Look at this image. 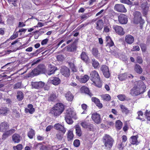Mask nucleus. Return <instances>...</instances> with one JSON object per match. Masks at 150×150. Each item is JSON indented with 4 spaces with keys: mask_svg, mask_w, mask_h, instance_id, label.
Returning <instances> with one entry per match:
<instances>
[{
    "mask_svg": "<svg viewBox=\"0 0 150 150\" xmlns=\"http://www.w3.org/2000/svg\"><path fill=\"white\" fill-rule=\"evenodd\" d=\"M25 112L26 113L29 112L30 114H33L35 111V109L33 108L32 105L30 104L28 105V108L25 109Z\"/></svg>",
    "mask_w": 150,
    "mask_h": 150,
    "instance_id": "obj_23",
    "label": "nucleus"
},
{
    "mask_svg": "<svg viewBox=\"0 0 150 150\" xmlns=\"http://www.w3.org/2000/svg\"><path fill=\"white\" fill-rule=\"evenodd\" d=\"M142 8L143 9V11L144 15H146L149 10L148 6L146 3H143L142 5Z\"/></svg>",
    "mask_w": 150,
    "mask_h": 150,
    "instance_id": "obj_30",
    "label": "nucleus"
},
{
    "mask_svg": "<svg viewBox=\"0 0 150 150\" xmlns=\"http://www.w3.org/2000/svg\"><path fill=\"white\" fill-rule=\"evenodd\" d=\"M46 67L43 64H40L36 68L32 70V72L35 75H38L40 74L45 73Z\"/></svg>",
    "mask_w": 150,
    "mask_h": 150,
    "instance_id": "obj_5",
    "label": "nucleus"
},
{
    "mask_svg": "<svg viewBox=\"0 0 150 150\" xmlns=\"http://www.w3.org/2000/svg\"><path fill=\"white\" fill-rule=\"evenodd\" d=\"M22 88V84L21 82H18L15 83L13 86L14 89H20Z\"/></svg>",
    "mask_w": 150,
    "mask_h": 150,
    "instance_id": "obj_49",
    "label": "nucleus"
},
{
    "mask_svg": "<svg viewBox=\"0 0 150 150\" xmlns=\"http://www.w3.org/2000/svg\"><path fill=\"white\" fill-rule=\"evenodd\" d=\"M57 98V95L53 93L52 94L49 98V100L51 101H53L56 99Z\"/></svg>",
    "mask_w": 150,
    "mask_h": 150,
    "instance_id": "obj_51",
    "label": "nucleus"
},
{
    "mask_svg": "<svg viewBox=\"0 0 150 150\" xmlns=\"http://www.w3.org/2000/svg\"><path fill=\"white\" fill-rule=\"evenodd\" d=\"M118 49H116V50L114 51L111 50V52L112 54L114 56H117L118 55Z\"/></svg>",
    "mask_w": 150,
    "mask_h": 150,
    "instance_id": "obj_61",
    "label": "nucleus"
},
{
    "mask_svg": "<svg viewBox=\"0 0 150 150\" xmlns=\"http://www.w3.org/2000/svg\"><path fill=\"white\" fill-rule=\"evenodd\" d=\"M120 107L121 109V111L123 113H125L126 114H127L129 113V110L124 105H120Z\"/></svg>",
    "mask_w": 150,
    "mask_h": 150,
    "instance_id": "obj_36",
    "label": "nucleus"
},
{
    "mask_svg": "<svg viewBox=\"0 0 150 150\" xmlns=\"http://www.w3.org/2000/svg\"><path fill=\"white\" fill-rule=\"evenodd\" d=\"M134 22L136 24L140 23L142 20V15L141 13L138 11H136L134 13Z\"/></svg>",
    "mask_w": 150,
    "mask_h": 150,
    "instance_id": "obj_7",
    "label": "nucleus"
},
{
    "mask_svg": "<svg viewBox=\"0 0 150 150\" xmlns=\"http://www.w3.org/2000/svg\"><path fill=\"white\" fill-rule=\"evenodd\" d=\"M60 72L62 74L66 77H68L70 75V72L69 69L65 66L62 67Z\"/></svg>",
    "mask_w": 150,
    "mask_h": 150,
    "instance_id": "obj_11",
    "label": "nucleus"
},
{
    "mask_svg": "<svg viewBox=\"0 0 150 150\" xmlns=\"http://www.w3.org/2000/svg\"><path fill=\"white\" fill-rule=\"evenodd\" d=\"M57 70V68L54 66L49 65L48 66V70H46L45 73L48 75H50L54 73Z\"/></svg>",
    "mask_w": 150,
    "mask_h": 150,
    "instance_id": "obj_17",
    "label": "nucleus"
},
{
    "mask_svg": "<svg viewBox=\"0 0 150 150\" xmlns=\"http://www.w3.org/2000/svg\"><path fill=\"white\" fill-rule=\"evenodd\" d=\"M66 115L71 117L75 120L77 118L75 112L71 108H69L67 110Z\"/></svg>",
    "mask_w": 150,
    "mask_h": 150,
    "instance_id": "obj_16",
    "label": "nucleus"
},
{
    "mask_svg": "<svg viewBox=\"0 0 150 150\" xmlns=\"http://www.w3.org/2000/svg\"><path fill=\"white\" fill-rule=\"evenodd\" d=\"M118 21L121 24H126L128 21L127 16L125 14H121L118 16Z\"/></svg>",
    "mask_w": 150,
    "mask_h": 150,
    "instance_id": "obj_12",
    "label": "nucleus"
},
{
    "mask_svg": "<svg viewBox=\"0 0 150 150\" xmlns=\"http://www.w3.org/2000/svg\"><path fill=\"white\" fill-rule=\"evenodd\" d=\"M105 148L106 150H110L114 142L113 139L109 135L105 134L103 137Z\"/></svg>",
    "mask_w": 150,
    "mask_h": 150,
    "instance_id": "obj_3",
    "label": "nucleus"
},
{
    "mask_svg": "<svg viewBox=\"0 0 150 150\" xmlns=\"http://www.w3.org/2000/svg\"><path fill=\"white\" fill-rule=\"evenodd\" d=\"M91 118L93 120L96 124H100L101 122V119L100 115L97 112H94L92 114Z\"/></svg>",
    "mask_w": 150,
    "mask_h": 150,
    "instance_id": "obj_6",
    "label": "nucleus"
},
{
    "mask_svg": "<svg viewBox=\"0 0 150 150\" xmlns=\"http://www.w3.org/2000/svg\"><path fill=\"white\" fill-rule=\"evenodd\" d=\"M91 100L99 108H100L102 107V104L100 103V100L98 99L96 97H93L92 98Z\"/></svg>",
    "mask_w": 150,
    "mask_h": 150,
    "instance_id": "obj_25",
    "label": "nucleus"
},
{
    "mask_svg": "<svg viewBox=\"0 0 150 150\" xmlns=\"http://www.w3.org/2000/svg\"><path fill=\"white\" fill-rule=\"evenodd\" d=\"M81 125L83 128H86L90 131L92 130L93 129V124L87 121L82 122Z\"/></svg>",
    "mask_w": 150,
    "mask_h": 150,
    "instance_id": "obj_8",
    "label": "nucleus"
},
{
    "mask_svg": "<svg viewBox=\"0 0 150 150\" xmlns=\"http://www.w3.org/2000/svg\"><path fill=\"white\" fill-rule=\"evenodd\" d=\"M90 79L95 84L96 86L100 87V76L96 71L91 72L90 75Z\"/></svg>",
    "mask_w": 150,
    "mask_h": 150,
    "instance_id": "obj_4",
    "label": "nucleus"
},
{
    "mask_svg": "<svg viewBox=\"0 0 150 150\" xmlns=\"http://www.w3.org/2000/svg\"><path fill=\"white\" fill-rule=\"evenodd\" d=\"M96 28L98 30H101L103 27V22L102 20H99L96 22Z\"/></svg>",
    "mask_w": 150,
    "mask_h": 150,
    "instance_id": "obj_21",
    "label": "nucleus"
},
{
    "mask_svg": "<svg viewBox=\"0 0 150 150\" xmlns=\"http://www.w3.org/2000/svg\"><path fill=\"white\" fill-rule=\"evenodd\" d=\"M137 114L138 115V116L136 118L140 120H142L143 119L142 117H143V113L142 112L140 111L137 112Z\"/></svg>",
    "mask_w": 150,
    "mask_h": 150,
    "instance_id": "obj_50",
    "label": "nucleus"
},
{
    "mask_svg": "<svg viewBox=\"0 0 150 150\" xmlns=\"http://www.w3.org/2000/svg\"><path fill=\"white\" fill-rule=\"evenodd\" d=\"M120 1L123 4H127L128 5L131 4V2L129 0H120Z\"/></svg>",
    "mask_w": 150,
    "mask_h": 150,
    "instance_id": "obj_58",
    "label": "nucleus"
},
{
    "mask_svg": "<svg viewBox=\"0 0 150 150\" xmlns=\"http://www.w3.org/2000/svg\"><path fill=\"white\" fill-rule=\"evenodd\" d=\"M31 85L34 88L39 89L42 88L45 85V83L42 81L37 82H32Z\"/></svg>",
    "mask_w": 150,
    "mask_h": 150,
    "instance_id": "obj_14",
    "label": "nucleus"
},
{
    "mask_svg": "<svg viewBox=\"0 0 150 150\" xmlns=\"http://www.w3.org/2000/svg\"><path fill=\"white\" fill-rule=\"evenodd\" d=\"M89 17L88 14H84L81 17V20H86Z\"/></svg>",
    "mask_w": 150,
    "mask_h": 150,
    "instance_id": "obj_64",
    "label": "nucleus"
},
{
    "mask_svg": "<svg viewBox=\"0 0 150 150\" xmlns=\"http://www.w3.org/2000/svg\"><path fill=\"white\" fill-rule=\"evenodd\" d=\"M10 135L7 131L3 133V135L2 136V139L4 140L6 138L8 137Z\"/></svg>",
    "mask_w": 150,
    "mask_h": 150,
    "instance_id": "obj_57",
    "label": "nucleus"
},
{
    "mask_svg": "<svg viewBox=\"0 0 150 150\" xmlns=\"http://www.w3.org/2000/svg\"><path fill=\"white\" fill-rule=\"evenodd\" d=\"M138 137L137 135L132 136L131 137L130 139V141L131 144H138L137 138Z\"/></svg>",
    "mask_w": 150,
    "mask_h": 150,
    "instance_id": "obj_26",
    "label": "nucleus"
},
{
    "mask_svg": "<svg viewBox=\"0 0 150 150\" xmlns=\"http://www.w3.org/2000/svg\"><path fill=\"white\" fill-rule=\"evenodd\" d=\"M113 28L118 34L120 35H122L124 34L125 32L123 31V28L121 26L115 25L113 26Z\"/></svg>",
    "mask_w": 150,
    "mask_h": 150,
    "instance_id": "obj_13",
    "label": "nucleus"
},
{
    "mask_svg": "<svg viewBox=\"0 0 150 150\" xmlns=\"http://www.w3.org/2000/svg\"><path fill=\"white\" fill-rule=\"evenodd\" d=\"M76 133L77 136L80 137H81L82 134V131L79 125H76L75 126Z\"/></svg>",
    "mask_w": 150,
    "mask_h": 150,
    "instance_id": "obj_27",
    "label": "nucleus"
},
{
    "mask_svg": "<svg viewBox=\"0 0 150 150\" xmlns=\"http://www.w3.org/2000/svg\"><path fill=\"white\" fill-rule=\"evenodd\" d=\"M74 137V135L73 132L71 131H68L67 137L68 140L69 141L72 139Z\"/></svg>",
    "mask_w": 150,
    "mask_h": 150,
    "instance_id": "obj_47",
    "label": "nucleus"
},
{
    "mask_svg": "<svg viewBox=\"0 0 150 150\" xmlns=\"http://www.w3.org/2000/svg\"><path fill=\"white\" fill-rule=\"evenodd\" d=\"M55 138L59 140H62L63 138V135L60 132H59L56 134Z\"/></svg>",
    "mask_w": 150,
    "mask_h": 150,
    "instance_id": "obj_52",
    "label": "nucleus"
},
{
    "mask_svg": "<svg viewBox=\"0 0 150 150\" xmlns=\"http://www.w3.org/2000/svg\"><path fill=\"white\" fill-rule=\"evenodd\" d=\"M14 149H16L17 150H21L23 148V146L21 144H18L17 146L13 147Z\"/></svg>",
    "mask_w": 150,
    "mask_h": 150,
    "instance_id": "obj_59",
    "label": "nucleus"
},
{
    "mask_svg": "<svg viewBox=\"0 0 150 150\" xmlns=\"http://www.w3.org/2000/svg\"><path fill=\"white\" fill-rule=\"evenodd\" d=\"M8 111V109L6 108L2 107L0 108V115H6Z\"/></svg>",
    "mask_w": 150,
    "mask_h": 150,
    "instance_id": "obj_41",
    "label": "nucleus"
},
{
    "mask_svg": "<svg viewBox=\"0 0 150 150\" xmlns=\"http://www.w3.org/2000/svg\"><path fill=\"white\" fill-rule=\"evenodd\" d=\"M135 71L137 73L140 74L142 72V69L141 68L140 66L137 64H136L134 66V68Z\"/></svg>",
    "mask_w": 150,
    "mask_h": 150,
    "instance_id": "obj_34",
    "label": "nucleus"
},
{
    "mask_svg": "<svg viewBox=\"0 0 150 150\" xmlns=\"http://www.w3.org/2000/svg\"><path fill=\"white\" fill-rule=\"evenodd\" d=\"M117 97L118 99L121 100L123 101L125 100V96L124 95L120 94L117 96Z\"/></svg>",
    "mask_w": 150,
    "mask_h": 150,
    "instance_id": "obj_53",
    "label": "nucleus"
},
{
    "mask_svg": "<svg viewBox=\"0 0 150 150\" xmlns=\"http://www.w3.org/2000/svg\"><path fill=\"white\" fill-rule=\"evenodd\" d=\"M72 117L65 115V119L66 122L69 124H71L73 122L72 119Z\"/></svg>",
    "mask_w": 150,
    "mask_h": 150,
    "instance_id": "obj_39",
    "label": "nucleus"
},
{
    "mask_svg": "<svg viewBox=\"0 0 150 150\" xmlns=\"http://www.w3.org/2000/svg\"><path fill=\"white\" fill-rule=\"evenodd\" d=\"M100 70L102 72L104 76L108 78L110 76V74L108 67L105 65H103L100 67Z\"/></svg>",
    "mask_w": 150,
    "mask_h": 150,
    "instance_id": "obj_9",
    "label": "nucleus"
},
{
    "mask_svg": "<svg viewBox=\"0 0 150 150\" xmlns=\"http://www.w3.org/2000/svg\"><path fill=\"white\" fill-rule=\"evenodd\" d=\"M18 35V32H14L13 35L11 36L10 38L11 40H13L17 37Z\"/></svg>",
    "mask_w": 150,
    "mask_h": 150,
    "instance_id": "obj_60",
    "label": "nucleus"
},
{
    "mask_svg": "<svg viewBox=\"0 0 150 150\" xmlns=\"http://www.w3.org/2000/svg\"><path fill=\"white\" fill-rule=\"evenodd\" d=\"M67 50L69 52H74L76 50L77 47L75 42H73L71 45L67 46Z\"/></svg>",
    "mask_w": 150,
    "mask_h": 150,
    "instance_id": "obj_24",
    "label": "nucleus"
},
{
    "mask_svg": "<svg viewBox=\"0 0 150 150\" xmlns=\"http://www.w3.org/2000/svg\"><path fill=\"white\" fill-rule=\"evenodd\" d=\"M114 9L116 11L122 13H125L127 11L124 5L122 4H117L114 7Z\"/></svg>",
    "mask_w": 150,
    "mask_h": 150,
    "instance_id": "obj_10",
    "label": "nucleus"
},
{
    "mask_svg": "<svg viewBox=\"0 0 150 150\" xmlns=\"http://www.w3.org/2000/svg\"><path fill=\"white\" fill-rule=\"evenodd\" d=\"M8 124L6 122H3L0 124V131L4 132L6 131L8 128Z\"/></svg>",
    "mask_w": 150,
    "mask_h": 150,
    "instance_id": "obj_15",
    "label": "nucleus"
},
{
    "mask_svg": "<svg viewBox=\"0 0 150 150\" xmlns=\"http://www.w3.org/2000/svg\"><path fill=\"white\" fill-rule=\"evenodd\" d=\"M53 127L54 129L61 131L63 134H64L66 131V129L64 126L60 124H56L54 125Z\"/></svg>",
    "mask_w": 150,
    "mask_h": 150,
    "instance_id": "obj_19",
    "label": "nucleus"
},
{
    "mask_svg": "<svg viewBox=\"0 0 150 150\" xmlns=\"http://www.w3.org/2000/svg\"><path fill=\"white\" fill-rule=\"evenodd\" d=\"M18 40H17L15 41L12 42L11 43V47H13L17 50L18 49V46L21 45V43L18 42Z\"/></svg>",
    "mask_w": 150,
    "mask_h": 150,
    "instance_id": "obj_31",
    "label": "nucleus"
},
{
    "mask_svg": "<svg viewBox=\"0 0 150 150\" xmlns=\"http://www.w3.org/2000/svg\"><path fill=\"white\" fill-rule=\"evenodd\" d=\"M64 110L63 105L62 103H57L51 109L50 113L54 116H57L60 115L63 112Z\"/></svg>",
    "mask_w": 150,
    "mask_h": 150,
    "instance_id": "obj_2",
    "label": "nucleus"
},
{
    "mask_svg": "<svg viewBox=\"0 0 150 150\" xmlns=\"http://www.w3.org/2000/svg\"><path fill=\"white\" fill-rule=\"evenodd\" d=\"M125 42L128 44H131L133 43L134 41V38L132 35H127L125 37Z\"/></svg>",
    "mask_w": 150,
    "mask_h": 150,
    "instance_id": "obj_18",
    "label": "nucleus"
},
{
    "mask_svg": "<svg viewBox=\"0 0 150 150\" xmlns=\"http://www.w3.org/2000/svg\"><path fill=\"white\" fill-rule=\"evenodd\" d=\"M21 139L20 136L18 134H14L12 136L13 140L15 143H19Z\"/></svg>",
    "mask_w": 150,
    "mask_h": 150,
    "instance_id": "obj_28",
    "label": "nucleus"
},
{
    "mask_svg": "<svg viewBox=\"0 0 150 150\" xmlns=\"http://www.w3.org/2000/svg\"><path fill=\"white\" fill-rule=\"evenodd\" d=\"M106 40L107 42V46H108L110 47H112L114 45V42L112 41L110 37H106Z\"/></svg>",
    "mask_w": 150,
    "mask_h": 150,
    "instance_id": "obj_33",
    "label": "nucleus"
},
{
    "mask_svg": "<svg viewBox=\"0 0 150 150\" xmlns=\"http://www.w3.org/2000/svg\"><path fill=\"white\" fill-rule=\"evenodd\" d=\"M140 48L138 46H134L133 48L131 50L132 51H138L139 50Z\"/></svg>",
    "mask_w": 150,
    "mask_h": 150,
    "instance_id": "obj_63",
    "label": "nucleus"
},
{
    "mask_svg": "<svg viewBox=\"0 0 150 150\" xmlns=\"http://www.w3.org/2000/svg\"><path fill=\"white\" fill-rule=\"evenodd\" d=\"M146 88L144 82L139 81L137 82L136 85L131 89L130 93L134 96H138L144 92Z\"/></svg>",
    "mask_w": 150,
    "mask_h": 150,
    "instance_id": "obj_1",
    "label": "nucleus"
},
{
    "mask_svg": "<svg viewBox=\"0 0 150 150\" xmlns=\"http://www.w3.org/2000/svg\"><path fill=\"white\" fill-rule=\"evenodd\" d=\"M65 96L67 100L69 101H71L73 98V96L70 92H67L65 95Z\"/></svg>",
    "mask_w": 150,
    "mask_h": 150,
    "instance_id": "obj_32",
    "label": "nucleus"
},
{
    "mask_svg": "<svg viewBox=\"0 0 150 150\" xmlns=\"http://www.w3.org/2000/svg\"><path fill=\"white\" fill-rule=\"evenodd\" d=\"M35 135V132L34 130L32 129H30V131L28 133V136L30 139H32Z\"/></svg>",
    "mask_w": 150,
    "mask_h": 150,
    "instance_id": "obj_42",
    "label": "nucleus"
},
{
    "mask_svg": "<svg viewBox=\"0 0 150 150\" xmlns=\"http://www.w3.org/2000/svg\"><path fill=\"white\" fill-rule=\"evenodd\" d=\"M81 58L82 60L85 62H87L88 61V57L85 52H82L80 55Z\"/></svg>",
    "mask_w": 150,
    "mask_h": 150,
    "instance_id": "obj_29",
    "label": "nucleus"
},
{
    "mask_svg": "<svg viewBox=\"0 0 150 150\" xmlns=\"http://www.w3.org/2000/svg\"><path fill=\"white\" fill-rule=\"evenodd\" d=\"M100 96L102 100L106 101H109L111 98L110 96L108 94L102 95Z\"/></svg>",
    "mask_w": 150,
    "mask_h": 150,
    "instance_id": "obj_38",
    "label": "nucleus"
},
{
    "mask_svg": "<svg viewBox=\"0 0 150 150\" xmlns=\"http://www.w3.org/2000/svg\"><path fill=\"white\" fill-rule=\"evenodd\" d=\"M36 147L40 146V150H46L47 149L46 146L42 145V143H37L36 145Z\"/></svg>",
    "mask_w": 150,
    "mask_h": 150,
    "instance_id": "obj_48",
    "label": "nucleus"
},
{
    "mask_svg": "<svg viewBox=\"0 0 150 150\" xmlns=\"http://www.w3.org/2000/svg\"><path fill=\"white\" fill-rule=\"evenodd\" d=\"M50 82L55 85H57L60 83V80L59 78L54 77L50 78Z\"/></svg>",
    "mask_w": 150,
    "mask_h": 150,
    "instance_id": "obj_22",
    "label": "nucleus"
},
{
    "mask_svg": "<svg viewBox=\"0 0 150 150\" xmlns=\"http://www.w3.org/2000/svg\"><path fill=\"white\" fill-rule=\"evenodd\" d=\"M24 94L23 93L20 91H18L17 92V98L18 100H22L23 98Z\"/></svg>",
    "mask_w": 150,
    "mask_h": 150,
    "instance_id": "obj_37",
    "label": "nucleus"
},
{
    "mask_svg": "<svg viewBox=\"0 0 150 150\" xmlns=\"http://www.w3.org/2000/svg\"><path fill=\"white\" fill-rule=\"evenodd\" d=\"M81 89L84 90L85 93L88 94L90 97H91L92 96V94L89 91V89L88 88L85 87H83L81 88Z\"/></svg>",
    "mask_w": 150,
    "mask_h": 150,
    "instance_id": "obj_46",
    "label": "nucleus"
},
{
    "mask_svg": "<svg viewBox=\"0 0 150 150\" xmlns=\"http://www.w3.org/2000/svg\"><path fill=\"white\" fill-rule=\"evenodd\" d=\"M111 29V27L109 23L107 24L106 25H105L104 28V32L105 33L109 32Z\"/></svg>",
    "mask_w": 150,
    "mask_h": 150,
    "instance_id": "obj_45",
    "label": "nucleus"
},
{
    "mask_svg": "<svg viewBox=\"0 0 150 150\" xmlns=\"http://www.w3.org/2000/svg\"><path fill=\"white\" fill-rule=\"evenodd\" d=\"M91 52L93 55L96 58L98 59L100 56V54L99 52L98 48L93 47L91 50Z\"/></svg>",
    "mask_w": 150,
    "mask_h": 150,
    "instance_id": "obj_20",
    "label": "nucleus"
},
{
    "mask_svg": "<svg viewBox=\"0 0 150 150\" xmlns=\"http://www.w3.org/2000/svg\"><path fill=\"white\" fill-rule=\"evenodd\" d=\"M118 78L121 81L125 80L127 78V74L126 73L120 74L118 76Z\"/></svg>",
    "mask_w": 150,
    "mask_h": 150,
    "instance_id": "obj_35",
    "label": "nucleus"
},
{
    "mask_svg": "<svg viewBox=\"0 0 150 150\" xmlns=\"http://www.w3.org/2000/svg\"><path fill=\"white\" fill-rule=\"evenodd\" d=\"M136 61L137 63L140 64L142 63L143 60L142 57L139 56H137L136 57Z\"/></svg>",
    "mask_w": 150,
    "mask_h": 150,
    "instance_id": "obj_56",
    "label": "nucleus"
},
{
    "mask_svg": "<svg viewBox=\"0 0 150 150\" xmlns=\"http://www.w3.org/2000/svg\"><path fill=\"white\" fill-rule=\"evenodd\" d=\"M122 123L120 120H118L116 122V127L118 130L122 128Z\"/></svg>",
    "mask_w": 150,
    "mask_h": 150,
    "instance_id": "obj_43",
    "label": "nucleus"
},
{
    "mask_svg": "<svg viewBox=\"0 0 150 150\" xmlns=\"http://www.w3.org/2000/svg\"><path fill=\"white\" fill-rule=\"evenodd\" d=\"M141 49L142 52H145L146 50V45L144 43H141L140 45Z\"/></svg>",
    "mask_w": 150,
    "mask_h": 150,
    "instance_id": "obj_54",
    "label": "nucleus"
},
{
    "mask_svg": "<svg viewBox=\"0 0 150 150\" xmlns=\"http://www.w3.org/2000/svg\"><path fill=\"white\" fill-rule=\"evenodd\" d=\"M73 144L76 147H78L80 144L79 140L77 139L75 140L74 141Z\"/></svg>",
    "mask_w": 150,
    "mask_h": 150,
    "instance_id": "obj_55",
    "label": "nucleus"
},
{
    "mask_svg": "<svg viewBox=\"0 0 150 150\" xmlns=\"http://www.w3.org/2000/svg\"><path fill=\"white\" fill-rule=\"evenodd\" d=\"M92 66L95 69H96L99 66V63L98 62L95 60L94 58H93L92 59Z\"/></svg>",
    "mask_w": 150,
    "mask_h": 150,
    "instance_id": "obj_40",
    "label": "nucleus"
},
{
    "mask_svg": "<svg viewBox=\"0 0 150 150\" xmlns=\"http://www.w3.org/2000/svg\"><path fill=\"white\" fill-rule=\"evenodd\" d=\"M88 79V76L87 75H85L79 79V81L81 82L85 83Z\"/></svg>",
    "mask_w": 150,
    "mask_h": 150,
    "instance_id": "obj_44",
    "label": "nucleus"
},
{
    "mask_svg": "<svg viewBox=\"0 0 150 150\" xmlns=\"http://www.w3.org/2000/svg\"><path fill=\"white\" fill-rule=\"evenodd\" d=\"M63 146V145H57L56 146H53V148L54 149H55L56 150H58L59 149L61 148Z\"/></svg>",
    "mask_w": 150,
    "mask_h": 150,
    "instance_id": "obj_62",
    "label": "nucleus"
}]
</instances>
